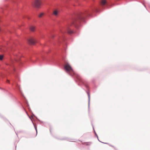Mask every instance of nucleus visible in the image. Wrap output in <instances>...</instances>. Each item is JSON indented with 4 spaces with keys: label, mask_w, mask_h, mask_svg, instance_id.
<instances>
[{
    "label": "nucleus",
    "mask_w": 150,
    "mask_h": 150,
    "mask_svg": "<svg viewBox=\"0 0 150 150\" xmlns=\"http://www.w3.org/2000/svg\"><path fill=\"white\" fill-rule=\"evenodd\" d=\"M86 16V15L84 13H82L78 15L75 18L73 19L70 24L68 25L66 27V29L68 33L69 34H72L74 33V32L70 29L69 26L72 25L76 26V25L78 24L81 22L83 21H84V18Z\"/></svg>",
    "instance_id": "f257e3e1"
},
{
    "label": "nucleus",
    "mask_w": 150,
    "mask_h": 150,
    "mask_svg": "<svg viewBox=\"0 0 150 150\" xmlns=\"http://www.w3.org/2000/svg\"><path fill=\"white\" fill-rule=\"evenodd\" d=\"M64 69L66 72L71 76H76V74L72 67L68 63H67L64 66Z\"/></svg>",
    "instance_id": "f03ea898"
},
{
    "label": "nucleus",
    "mask_w": 150,
    "mask_h": 150,
    "mask_svg": "<svg viewBox=\"0 0 150 150\" xmlns=\"http://www.w3.org/2000/svg\"><path fill=\"white\" fill-rule=\"evenodd\" d=\"M42 4V3L41 0H35L34 5L35 7L37 8H39Z\"/></svg>",
    "instance_id": "7ed1b4c3"
},
{
    "label": "nucleus",
    "mask_w": 150,
    "mask_h": 150,
    "mask_svg": "<svg viewBox=\"0 0 150 150\" xmlns=\"http://www.w3.org/2000/svg\"><path fill=\"white\" fill-rule=\"evenodd\" d=\"M28 41L29 44L30 45H34L37 42L35 38L32 37L29 38Z\"/></svg>",
    "instance_id": "20e7f679"
},
{
    "label": "nucleus",
    "mask_w": 150,
    "mask_h": 150,
    "mask_svg": "<svg viewBox=\"0 0 150 150\" xmlns=\"http://www.w3.org/2000/svg\"><path fill=\"white\" fill-rule=\"evenodd\" d=\"M60 11L59 10L57 9H53L52 11V14L56 17H58Z\"/></svg>",
    "instance_id": "39448f33"
},
{
    "label": "nucleus",
    "mask_w": 150,
    "mask_h": 150,
    "mask_svg": "<svg viewBox=\"0 0 150 150\" xmlns=\"http://www.w3.org/2000/svg\"><path fill=\"white\" fill-rule=\"evenodd\" d=\"M35 29V27L33 26H31L30 28V30L32 32H34Z\"/></svg>",
    "instance_id": "423d86ee"
},
{
    "label": "nucleus",
    "mask_w": 150,
    "mask_h": 150,
    "mask_svg": "<svg viewBox=\"0 0 150 150\" xmlns=\"http://www.w3.org/2000/svg\"><path fill=\"white\" fill-rule=\"evenodd\" d=\"M106 1L105 0H102L101 1V5H104L106 4Z\"/></svg>",
    "instance_id": "0eeeda50"
},
{
    "label": "nucleus",
    "mask_w": 150,
    "mask_h": 150,
    "mask_svg": "<svg viewBox=\"0 0 150 150\" xmlns=\"http://www.w3.org/2000/svg\"><path fill=\"white\" fill-rule=\"evenodd\" d=\"M44 15V13H41L38 16V17L40 18L42 17Z\"/></svg>",
    "instance_id": "6e6552de"
},
{
    "label": "nucleus",
    "mask_w": 150,
    "mask_h": 150,
    "mask_svg": "<svg viewBox=\"0 0 150 150\" xmlns=\"http://www.w3.org/2000/svg\"><path fill=\"white\" fill-rule=\"evenodd\" d=\"M91 144V142H87L85 143V144L86 145H90Z\"/></svg>",
    "instance_id": "1a4fd4ad"
},
{
    "label": "nucleus",
    "mask_w": 150,
    "mask_h": 150,
    "mask_svg": "<svg viewBox=\"0 0 150 150\" xmlns=\"http://www.w3.org/2000/svg\"><path fill=\"white\" fill-rule=\"evenodd\" d=\"M3 58V55H0V60H2Z\"/></svg>",
    "instance_id": "9d476101"
},
{
    "label": "nucleus",
    "mask_w": 150,
    "mask_h": 150,
    "mask_svg": "<svg viewBox=\"0 0 150 150\" xmlns=\"http://www.w3.org/2000/svg\"><path fill=\"white\" fill-rule=\"evenodd\" d=\"M7 81H8V82H9V80H8Z\"/></svg>",
    "instance_id": "9b49d317"
},
{
    "label": "nucleus",
    "mask_w": 150,
    "mask_h": 150,
    "mask_svg": "<svg viewBox=\"0 0 150 150\" xmlns=\"http://www.w3.org/2000/svg\"><path fill=\"white\" fill-rule=\"evenodd\" d=\"M36 132H37V129H36Z\"/></svg>",
    "instance_id": "f8f14e48"
}]
</instances>
